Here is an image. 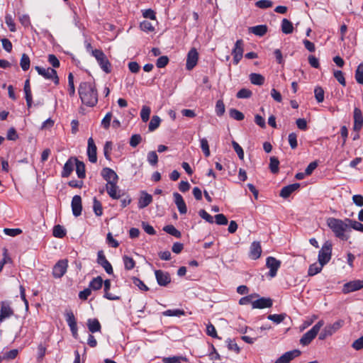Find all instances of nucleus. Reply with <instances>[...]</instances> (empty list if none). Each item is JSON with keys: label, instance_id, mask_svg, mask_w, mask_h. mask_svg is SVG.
I'll return each instance as SVG.
<instances>
[{"label": "nucleus", "instance_id": "f257e3e1", "mask_svg": "<svg viewBox=\"0 0 363 363\" xmlns=\"http://www.w3.org/2000/svg\"><path fill=\"white\" fill-rule=\"evenodd\" d=\"M78 93L82 102L86 106L93 107L97 104L98 93L94 82H81L78 89Z\"/></svg>", "mask_w": 363, "mask_h": 363}, {"label": "nucleus", "instance_id": "f03ea898", "mask_svg": "<svg viewBox=\"0 0 363 363\" xmlns=\"http://www.w3.org/2000/svg\"><path fill=\"white\" fill-rule=\"evenodd\" d=\"M327 225L332 230L337 238L342 240L347 239L345 235V232L349 227V223H347L346 220L343 221L342 220L332 217L328 218L327 219Z\"/></svg>", "mask_w": 363, "mask_h": 363}, {"label": "nucleus", "instance_id": "7ed1b4c3", "mask_svg": "<svg viewBox=\"0 0 363 363\" xmlns=\"http://www.w3.org/2000/svg\"><path fill=\"white\" fill-rule=\"evenodd\" d=\"M91 55L96 58L101 69L108 74L111 72V65L107 57L101 50H91Z\"/></svg>", "mask_w": 363, "mask_h": 363}, {"label": "nucleus", "instance_id": "20e7f679", "mask_svg": "<svg viewBox=\"0 0 363 363\" xmlns=\"http://www.w3.org/2000/svg\"><path fill=\"white\" fill-rule=\"evenodd\" d=\"M333 244L330 241H325L318 252V260L321 265L328 263L332 257Z\"/></svg>", "mask_w": 363, "mask_h": 363}, {"label": "nucleus", "instance_id": "39448f33", "mask_svg": "<svg viewBox=\"0 0 363 363\" xmlns=\"http://www.w3.org/2000/svg\"><path fill=\"white\" fill-rule=\"evenodd\" d=\"M324 321L319 320L310 330L306 332L301 338L300 343L303 345H309L316 337L320 328L323 326Z\"/></svg>", "mask_w": 363, "mask_h": 363}, {"label": "nucleus", "instance_id": "423d86ee", "mask_svg": "<svg viewBox=\"0 0 363 363\" xmlns=\"http://www.w3.org/2000/svg\"><path fill=\"white\" fill-rule=\"evenodd\" d=\"M35 69L38 73L43 76L45 79H52L55 84H59V78L57 72L53 68H44L40 66H35Z\"/></svg>", "mask_w": 363, "mask_h": 363}, {"label": "nucleus", "instance_id": "0eeeda50", "mask_svg": "<svg viewBox=\"0 0 363 363\" xmlns=\"http://www.w3.org/2000/svg\"><path fill=\"white\" fill-rule=\"evenodd\" d=\"M68 267L67 259L59 260L53 267L52 275L55 278L59 279L64 276Z\"/></svg>", "mask_w": 363, "mask_h": 363}, {"label": "nucleus", "instance_id": "6e6552de", "mask_svg": "<svg viewBox=\"0 0 363 363\" xmlns=\"http://www.w3.org/2000/svg\"><path fill=\"white\" fill-rule=\"evenodd\" d=\"M266 266L269 269V276L270 277H274L281 266V261L274 257H268L266 261Z\"/></svg>", "mask_w": 363, "mask_h": 363}, {"label": "nucleus", "instance_id": "1a4fd4ad", "mask_svg": "<svg viewBox=\"0 0 363 363\" xmlns=\"http://www.w3.org/2000/svg\"><path fill=\"white\" fill-rule=\"evenodd\" d=\"M97 263L104 269L107 274H113V267L110 262L106 258L104 251L102 250L99 251L97 253Z\"/></svg>", "mask_w": 363, "mask_h": 363}, {"label": "nucleus", "instance_id": "9d476101", "mask_svg": "<svg viewBox=\"0 0 363 363\" xmlns=\"http://www.w3.org/2000/svg\"><path fill=\"white\" fill-rule=\"evenodd\" d=\"M363 288V280H353L344 284L342 291L344 294H348Z\"/></svg>", "mask_w": 363, "mask_h": 363}, {"label": "nucleus", "instance_id": "9b49d317", "mask_svg": "<svg viewBox=\"0 0 363 363\" xmlns=\"http://www.w3.org/2000/svg\"><path fill=\"white\" fill-rule=\"evenodd\" d=\"M199 59V53L196 48H191L186 58V67L188 70L192 69L197 64Z\"/></svg>", "mask_w": 363, "mask_h": 363}, {"label": "nucleus", "instance_id": "f8f14e48", "mask_svg": "<svg viewBox=\"0 0 363 363\" xmlns=\"http://www.w3.org/2000/svg\"><path fill=\"white\" fill-rule=\"evenodd\" d=\"M232 54L233 55V62L238 65L243 55V41L242 40L236 41Z\"/></svg>", "mask_w": 363, "mask_h": 363}, {"label": "nucleus", "instance_id": "ddd939ff", "mask_svg": "<svg viewBox=\"0 0 363 363\" xmlns=\"http://www.w3.org/2000/svg\"><path fill=\"white\" fill-rule=\"evenodd\" d=\"M157 284L160 286H165L171 282V277L168 272L158 269L155 271Z\"/></svg>", "mask_w": 363, "mask_h": 363}, {"label": "nucleus", "instance_id": "4468645a", "mask_svg": "<svg viewBox=\"0 0 363 363\" xmlns=\"http://www.w3.org/2000/svg\"><path fill=\"white\" fill-rule=\"evenodd\" d=\"M117 182H118L114 181L111 184H106V190L107 191V194L113 199H118L122 196V194H121V190L119 189V187L117 185Z\"/></svg>", "mask_w": 363, "mask_h": 363}, {"label": "nucleus", "instance_id": "2eb2a0df", "mask_svg": "<svg viewBox=\"0 0 363 363\" xmlns=\"http://www.w3.org/2000/svg\"><path fill=\"white\" fill-rule=\"evenodd\" d=\"M13 315V310L11 308L9 303L6 301L1 302L0 310V323L4 319L9 318Z\"/></svg>", "mask_w": 363, "mask_h": 363}, {"label": "nucleus", "instance_id": "dca6fc26", "mask_svg": "<svg viewBox=\"0 0 363 363\" xmlns=\"http://www.w3.org/2000/svg\"><path fill=\"white\" fill-rule=\"evenodd\" d=\"M71 206L73 215L76 217L79 216L82 211V198L80 196L75 195L73 196Z\"/></svg>", "mask_w": 363, "mask_h": 363}, {"label": "nucleus", "instance_id": "f3484780", "mask_svg": "<svg viewBox=\"0 0 363 363\" xmlns=\"http://www.w3.org/2000/svg\"><path fill=\"white\" fill-rule=\"evenodd\" d=\"M96 150V146L93 138H89L88 140L87 155L89 160L91 163H95L97 161Z\"/></svg>", "mask_w": 363, "mask_h": 363}, {"label": "nucleus", "instance_id": "a211bd4d", "mask_svg": "<svg viewBox=\"0 0 363 363\" xmlns=\"http://www.w3.org/2000/svg\"><path fill=\"white\" fill-rule=\"evenodd\" d=\"M300 354L301 352L298 350L286 352L278 358L275 363H289L291 360Z\"/></svg>", "mask_w": 363, "mask_h": 363}, {"label": "nucleus", "instance_id": "6ab92c4d", "mask_svg": "<svg viewBox=\"0 0 363 363\" xmlns=\"http://www.w3.org/2000/svg\"><path fill=\"white\" fill-rule=\"evenodd\" d=\"M101 176L107 182V184H111L114 181L118 182V180L116 173L108 167H105L101 170Z\"/></svg>", "mask_w": 363, "mask_h": 363}, {"label": "nucleus", "instance_id": "aec40b11", "mask_svg": "<svg viewBox=\"0 0 363 363\" xmlns=\"http://www.w3.org/2000/svg\"><path fill=\"white\" fill-rule=\"evenodd\" d=\"M363 125V116L360 108L355 107L354 109V130H359Z\"/></svg>", "mask_w": 363, "mask_h": 363}, {"label": "nucleus", "instance_id": "412c9836", "mask_svg": "<svg viewBox=\"0 0 363 363\" xmlns=\"http://www.w3.org/2000/svg\"><path fill=\"white\" fill-rule=\"evenodd\" d=\"M253 308H270L272 306V300L269 298H260L252 302Z\"/></svg>", "mask_w": 363, "mask_h": 363}, {"label": "nucleus", "instance_id": "4be33fe9", "mask_svg": "<svg viewBox=\"0 0 363 363\" xmlns=\"http://www.w3.org/2000/svg\"><path fill=\"white\" fill-rule=\"evenodd\" d=\"M76 157H70L65 164L61 175L62 177H68L74 169Z\"/></svg>", "mask_w": 363, "mask_h": 363}, {"label": "nucleus", "instance_id": "5701e85b", "mask_svg": "<svg viewBox=\"0 0 363 363\" xmlns=\"http://www.w3.org/2000/svg\"><path fill=\"white\" fill-rule=\"evenodd\" d=\"M262 253V247L259 242L254 241L250 248V257L252 259H258Z\"/></svg>", "mask_w": 363, "mask_h": 363}, {"label": "nucleus", "instance_id": "b1692460", "mask_svg": "<svg viewBox=\"0 0 363 363\" xmlns=\"http://www.w3.org/2000/svg\"><path fill=\"white\" fill-rule=\"evenodd\" d=\"M300 187L298 183H294L283 187L280 191V196L282 198L289 197L293 192L296 191Z\"/></svg>", "mask_w": 363, "mask_h": 363}, {"label": "nucleus", "instance_id": "393cba45", "mask_svg": "<svg viewBox=\"0 0 363 363\" xmlns=\"http://www.w3.org/2000/svg\"><path fill=\"white\" fill-rule=\"evenodd\" d=\"M174 202L178 208V210L181 214H184L187 211L186 203L183 199V197L179 193H174Z\"/></svg>", "mask_w": 363, "mask_h": 363}, {"label": "nucleus", "instance_id": "a878e982", "mask_svg": "<svg viewBox=\"0 0 363 363\" xmlns=\"http://www.w3.org/2000/svg\"><path fill=\"white\" fill-rule=\"evenodd\" d=\"M152 201V196L145 191H142L141 196L138 200V208H144Z\"/></svg>", "mask_w": 363, "mask_h": 363}, {"label": "nucleus", "instance_id": "bb28decb", "mask_svg": "<svg viewBox=\"0 0 363 363\" xmlns=\"http://www.w3.org/2000/svg\"><path fill=\"white\" fill-rule=\"evenodd\" d=\"M344 323L343 320H338L332 324H328L325 328L332 336L344 325Z\"/></svg>", "mask_w": 363, "mask_h": 363}, {"label": "nucleus", "instance_id": "cd10ccee", "mask_svg": "<svg viewBox=\"0 0 363 363\" xmlns=\"http://www.w3.org/2000/svg\"><path fill=\"white\" fill-rule=\"evenodd\" d=\"M104 298L111 300L116 301L120 299V296L114 295L109 292V289L111 288V281L109 279H106L104 281Z\"/></svg>", "mask_w": 363, "mask_h": 363}, {"label": "nucleus", "instance_id": "c85d7f7f", "mask_svg": "<svg viewBox=\"0 0 363 363\" xmlns=\"http://www.w3.org/2000/svg\"><path fill=\"white\" fill-rule=\"evenodd\" d=\"M281 29L284 34H291L294 31L293 23L288 19L284 18L281 21Z\"/></svg>", "mask_w": 363, "mask_h": 363}, {"label": "nucleus", "instance_id": "c756f323", "mask_svg": "<svg viewBox=\"0 0 363 363\" xmlns=\"http://www.w3.org/2000/svg\"><path fill=\"white\" fill-rule=\"evenodd\" d=\"M267 26L266 25H259L250 28V32L257 36H263L267 32Z\"/></svg>", "mask_w": 363, "mask_h": 363}, {"label": "nucleus", "instance_id": "7c9ffc66", "mask_svg": "<svg viewBox=\"0 0 363 363\" xmlns=\"http://www.w3.org/2000/svg\"><path fill=\"white\" fill-rule=\"evenodd\" d=\"M76 172L79 178L84 179L86 177L85 165L84 162L75 160Z\"/></svg>", "mask_w": 363, "mask_h": 363}, {"label": "nucleus", "instance_id": "2f4dec72", "mask_svg": "<svg viewBox=\"0 0 363 363\" xmlns=\"http://www.w3.org/2000/svg\"><path fill=\"white\" fill-rule=\"evenodd\" d=\"M87 326L90 332L96 333L101 330V324L96 318L89 319L87 321Z\"/></svg>", "mask_w": 363, "mask_h": 363}, {"label": "nucleus", "instance_id": "473e14b6", "mask_svg": "<svg viewBox=\"0 0 363 363\" xmlns=\"http://www.w3.org/2000/svg\"><path fill=\"white\" fill-rule=\"evenodd\" d=\"M104 281L102 278L99 276L95 278H94L89 283V287L91 289V290L97 291L99 290L103 285Z\"/></svg>", "mask_w": 363, "mask_h": 363}, {"label": "nucleus", "instance_id": "72a5a7b5", "mask_svg": "<svg viewBox=\"0 0 363 363\" xmlns=\"http://www.w3.org/2000/svg\"><path fill=\"white\" fill-rule=\"evenodd\" d=\"M250 80L252 84L255 85H262L264 83V77L257 73H252L250 74Z\"/></svg>", "mask_w": 363, "mask_h": 363}, {"label": "nucleus", "instance_id": "f704fd0d", "mask_svg": "<svg viewBox=\"0 0 363 363\" xmlns=\"http://www.w3.org/2000/svg\"><path fill=\"white\" fill-rule=\"evenodd\" d=\"M323 266L324 265H321V264H320L319 262H318V264L313 263V264H311L308 268V274L309 276H314V275L318 274L319 272H321Z\"/></svg>", "mask_w": 363, "mask_h": 363}, {"label": "nucleus", "instance_id": "c9c22d12", "mask_svg": "<svg viewBox=\"0 0 363 363\" xmlns=\"http://www.w3.org/2000/svg\"><path fill=\"white\" fill-rule=\"evenodd\" d=\"M163 230L165 231L167 233L174 236L175 238H180L182 234L181 232L179 231L174 225H165L163 228Z\"/></svg>", "mask_w": 363, "mask_h": 363}, {"label": "nucleus", "instance_id": "e433bc0d", "mask_svg": "<svg viewBox=\"0 0 363 363\" xmlns=\"http://www.w3.org/2000/svg\"><path fill=\"white\" fill-rule=\"evenodd\" d=\"M52 235L55 238H62L66 235V230L63 226L57 225L53 228Z\"/></svg>", "mask_w": 363, "mask_h": 363}, {"label": "nucleus", "instance_id": "4c0bfd02", "mask_svg": "<svg viewBox=\"0 0 363 363\" xmlns=\"http://www.w3.org/2000/svg\"><path fill=\"white\" fill-rule=\"evenodd\" d=\"M160 122L161 119L158 116H153L148 125L149 130L151 132L155 130L160 126Z\"/></svg>", "mask_w": 363, "mask_h": 363}, {"label": "nucleus", "instance_id": "58836bf2", "mask_svg": "<svg viewBox=\"0 0 363 363\" xmlns=\"http://www.w3.org/2000/svg\"><path fill=\"white\" fill-rule=\"evenodd\" d=\"M20 65L23 71H27L30 68V60L27 54L23 53L22 55L21 59L20 61Z\"/></svg>", "mask_w": 363, "mask_h": 363}, {"label": "nucleus", "instance_id": "ea45409f", "mask_svg": "<svg viewBox=\"0 0 363 363\" xmlns=\"http://www.w3.org/2000/svg\"><path fill=\"white\" fill-rule=\"evenodd\" d=\"M354 77L358 84H363V62L357 66Z\"/></svg>", "mask_w": 363, "mask_h": 363}, {"label": "nucleus", "instance_id": "a19ab883", "mask_svg": "<svg viewBox=\"0 0 363 363\" xmlns=\"http://www.w3.org/2000/svg\"><path fill=\"white\" fill-rule=\"evenodd\" d=\"M123 260L125 269L126 270H131L135 267V262L134 261V259L132 257H128L127 255H124L123 257Z\"/></svg>", "mask_w": 363, "mask_h": 363}, {"label": "nucleus", "instance_id": "79ce46f5", "mask_svg": "<svg viewBox=\"0 0 363 363\" xmlns=\"http://www.w3.org/2000/svg\"><path fill=\"white\" fill-rule=\"evenodd\" d=\"M279 161L275 157H270L269 169L271 172L276 174L279 172Z\"/></svg>", "mask_w": 363, "mask_h": 363}, {"label": "nucleus", "instance_id": "37998d69", "mask_svg": "<svg viewBox=\"0 0 363 363\" xmlns=\"http://www.w3.org/2000/svg\"><path fill=\"white\" fill-rule=\"evenodd\" d=\"M286 316V315L285 313L272 314V315H269L267 318L269 320L273 321L276 324H279L280 323L284 321Z\"/></svg>", "mask_w": 363, "mask_h": 363}, {"label": "nucleus", "instance_id": "c03bdc74", "mask_svg": "<svg viewBox=\"0 0 363 363\" xmlns=\"http://www.w3.org/2000/svg\"><path fill=\"white\" fill-rule=\"evenodd\" d=\"M200 143H201V148L204 155L207 157H209L211 153H210V149H209L208 142L207 139L205 138H203L200 140Z\"/></svg>", "mask_w": 363, "mask_h": 363}, {"label": "nucleus", "instance_id": "a18cd8bd", "mask_svg": "<svg viewBox=\"0 0 363 363\" xmlns=\"http://www.w3.org/2000/svg\"><path fill=\"white\" fill-rule=\"evenodd\" d=\"M229 114L231 118L237 121H242L245 118V116L242 112L235 108H231L229 111Z\"/></svg>", "mask_w": 363, "mask_h": 363}, {"label": "nucleus", "instance_id": "49530a36", "mask_svg": "<svg viewBox=\"0 0 363 363\" xmlns=\"http://www.w3.org/2000/svg\"><path fill=\"white\" fill-rule=\"evenodd\" d=\"M150 108L147 106H143L140 111V117L143 122H147L149 120L150 115Z\"/></svg>", "mask_w": 363, "mask_h": 363}, {"label": "nucleus", "instance_id": "de8ad7c7", "mask_svg": "<svg viewBox=\"0 0 363 363\" xmlns=\"http://www.w3.org/2000/svg\"><path fill=\"white\" fill-rule=\"evenodd\" d=\"M68 92L70 96H73L75 94L74 76L72 73H69L68 75Z\"/></svg>", "mask_w": 363, "mask_h": 363}, {"label": "nucleus", "instance_id": "09e8293b", "mask_svg": "<svg viewBox=\"0 0 363 363\" xmlns=\"http://www.w3.org/2000/svg\"><path fill=\"white\" fill-rule=\"evenodd\" d=\"M225 111V107L222 100H218L216 104V113L217 116H221Z\"/></svg>", "mask_w": 363, "mask_h": 363}, {"label": "nucleus", "instance_id": "8fccbe9b", "mask_svg": "<svg viewBox=\"0 0 363 363\" xmlns=\"http://www.w3.org/2000/svg\"><path fill=\"white\" fill-rule=\"evenodd\" d=\"M346 221L349 223L350 227L356 230L363 233V224L358 221L352 220L350 219H346Z\"/></svg>", "mask_w": 363, "mask_h": 363}, {"label": "nucleus", "instance_id": "3c124183", "mask_svg": "<svg viewBox=\"0 0 363 363\" xmlns=\"http://www.w3.org/2000/svg\"><path fill=\"white\" fill-rule=\"evenodd\" d=\"M315 98L318 103L324 100V91L320 86H316L314 89Z\"/></svg>", "mask_w": 363, "mask_h": 363}, {"label": "nucleus", "instance_id": "603ef678", "mask_svg": "<svg viewBox=\"0 0 363 363\" xmlns=\"http://www.w3.org/2000/svg\"><path fill=\"white\" fill-rule=\"evenodd\" d=\"M93 209H94V213L97 216H100L102 215V213H103V208H102L101 203L96 198L94 199Z\"/></svg>", "mask_w": 363, "mask_h": 363}, {"label": "nucleus", "instance_id": "864d4df0", "mask_svg": "<svg viewBox=\"0 0 363 363\" xmlns=\"http://www.w3.org/2000/svg\"><path fill=\"white\" fill-rule=\"evenodd\" d=\"M163 315L166 316H180L184 315V311L181 309H169L163 312Z\"/></svg>", "mask_w": 363, "mask_h": 363}, {"label": "nucleus", "instance_id": "5fc2aeb1", "mask_svg": "<svg viewBox=\"0 0 363 363\" xmlns=\"http://www.w3.org/2000/svg\"><path fill=\"white\" fill-rule=\"evenodd\" d=\"M5 23L8 26L10 31L15 32L16 31V25L13 21L12 16L10 14H7L5 16Z\"/></svg>", "mask_w": 363, "mask_h": 363}, {"label": "nucleus", "instance_id": "6e6d98bb", "mask_svg": "<svg viewBox=\"0 0 363 363\" xmlns=\"http://www.w3.org/2000/svg\"><path fill=\"white\" fill-rule=\"evenodd\" d=\"M252 91L247 89H241L236 94L238 99H248L252 96Z\"/></svg>", "mask_w": 363, "mask_h": 363}, {"label": "nucleus", "instance_id": "4d7b16f0", "mask_svg": "<svg viewBox=\"0 0 363 363\" xmlns=\"http://www.w3.org/2000/svg\"><path fill=\"white\" fill-rule=\"evenodd\" d=\"M147 161L152 166H155L157 164L158 157H157V153L155 151H151V152H148Z\"/></svg>", "mask_w": 363, "mask_h": 363}, {"label": "nucleus", "instance_id": "13d9d810", "mask_svg": "<svg viewBox=\"0 0 363 363\" xmlns=\"http://www.w3.org/2000/svg\"><path fill=\"white\" fill-rule=\"evenodd\" d=\"M334 77L337 80V82L342 86L346 85L345 79L344 77V74L340 70H336L334 72Z\"/></svg>", "mask_w": 363, "mask_h": 363}, {"label": "nucleus", "instance_id": "bf43d9fd", "mask_svg": "<svg viewBox=\"0 0 363 363\" xmlns=\"http://www.w3.org/2000/svg\"><path fill=\"white\" fill-rule=\"evenodd\" d=\"M288 140L291 149H296L298 146L297 135L295 133H290Z\"/></svg>", "mask_w": 363, "mask_h": 363}, {"label": "nucleus", "instance_id": "052dcab7", "mask_svg": "<svg viewBox=\"0 0 363 363\" xmlns=\"http://www.w3.org/2000/svg\"><path fill=\"white\" fill-rule=\"evenodd\" d=\"M232 145H233L234 150L238 154V157L240 160H243L244 159V151H243L242 147L235 141H233Z\"/></svg>", "mask_w": 363, "mask_h": 363}, {"label": "nucleus", "instance_id": "680f3d73", "mask_svg": "<svg viewBox=\"0 0 363 363\" xmlns=\"http://www.w3.org/2000/svg\"><path fill=\"white\" fill-rule=\"evenodd\" d=\"M142 141V137L139 134L133 135L130 139V145L133 147H137Z\"/></svg>", "mask_w": 363, "mask_h": 363}, {"label": "nucleus", "instance_id": "e2e57ef3", "mask_svg": "<svg viewBox=\"0 0 363 363\" xmlns=\"http://www.w3.org/2000/svg\"><path fill=\"white\" fill-rule=\"evenodd\" d=\"M4 232L7 235L15 237L20 235L22 230L19 228H4Z\"/></svg>", "mask_w": 363, "mask_h": 363}, {"label": "nucleus", "instance_id": "0e129e2a", "mask_svg": "<svg viewBox=\"0 0 363 363\" xmlns=\"http://www.w3.org/2000/svg\"><path fill=\"white\" fill-rule=\"evenodd\" d=\"M112 118V113L108 112L106 114L101 121V125L105 129H108L110 126L111 121Z\"/></svg>", "mask_w": 363, "mask_h": 363}, {"label": "nucleus", "instance_id": "69168bd1", "mask_svg": "<svg viewBox=\"0 0 363 363\" xmlns=\"http://www.w3.org/2000/svg\"><path fill=\"white\" fill-rule=\"evenodd\" d=\"M255 4L260 9H267L272 6L273 2L269 0H259Z\"/></svg>", "mask_w": 363, "mask_h": 363}, {"label": "nucleus", "instance_id": "338daca9", "mask_svg": "<svg viewBox=\"0 0 363 363\" xmlns=\"http://www.w3.org/2000/svg\"><path fill=\"white\" fill-rule=\"evenodd\" d=\"M199 214L206 222H208L209 223H213L214 222L213 218L209 213H208L205 210H203V209L200 210L199 212Z\"/></svg>", "mask_w": 363, "mask_h": 363}, {"label": "nucleus", "instance_id": "774afa93", "mask_svg": "<svg viewBox=\"0 0 363 363\" xmlns=\"http://www.w3.org/2000/svg\"><path fill=\"white\" fill-rule=\"evenodd\" d=\"M352 347L356 350L363 349V336L353 342Z\"/></svg>", "mask_w": 363, "mask_h": 363}]
</instances>
